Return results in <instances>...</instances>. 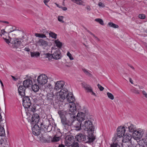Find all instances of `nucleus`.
Segmentation results:
<instances>
[{"label": "nucleus", "mask_w": 147, "mask_h": 147, "mask_svg": "<svg viewBox=\"0 0 147 147\" xmlns=\"http://www.w3.org/2000/svg\"><path fill=\"white\" fill-rule=\"evenodd\" d=\"M76 112V104L73 103L69 105L68 111H59L58 113L61 119V122L66 130L69 129L70 127L69 123L72 122V120L76 118L75 113Z\"/></svg>", "instance_id": "obj_1"}, {"label": "nucleus", "mask_w": 147, "mask_h": 147, "mask_svg": "<svg viewBox=\"0 0 147 147\" xmlns=\"http://www.w3.org/2000/svg\"><path fill=\"white\" fill-rule=\"evenodd\" d=\"M86 120L82 123V127L84 130H88V136H87L89 142H92L95 139V137L93 134L94 130V127L93 126L92 119L90 117L86 118Z\"/></svg>", "instance_id": "obj_2"}, {"label": "nucleus", "mask_w": 147, "mask_h": 147, "mask_svg": "<svg viewBox=\"0 0 147 147\" xmlns=\"http://www.w3.org/2000/svg\"><path fill=\"white\" fill-rule=\"evenodd\" d=\"M5 42L7 43L10 47L13 48H18L21 43V39L17 38H14L9 39H7L6 37H3Z\"/></svg>", "instance_id": "obj_3"}, {"label": "nucleus", "mask_w": 147, "mask_h": 147, "mask_svg": "<svg viewBox=\"0 0 147 147\" xmlns=\"http://www.w3.org/2000/svg\"><path fill=\"white\" fill-rule=\"evenodd\" d=\"M48 77L44 74H42L38 76L37 82L39 85H43L46 84L48 81Z\"/></svg>", "instance_id": "obj_4"}, {"label": "nucleus", "mask_w": 147, "mask_h": 147, "mask_svg": "<svg viewBox=\"0 0 147 147\" xmlns=\"http://www.w3.org/2000/svg\"><path fill=\"white\" fill-rule=\"evenodd\" d=\"M53 51H54V53L52 55H48L49 59H50H50H51V58L52 57L55 59H59L61 57V53L60 50L59 49H54V48L52 47V52Z\"/></svg>", "instance_id": "obj_5"}, {"label": "nucleus", "mask_w": 147, "mask_h": 147, "mask_svg": "<svg viewBox=\"0 0 147 147\" xmlns=\"http://www.w3.org/2000/svg\"><path fill=\"white\" fill-rule=\"evenodd\" d=\"M31 99L32 98L29 96L24 97L23 100V105L25 108L30 107L31 105Z\"/></svg>", "instance_id": "obj_6"}, {"label": "nucleus", "mask_w": 147, "mask_h": 147, "mask_svg": "<svg viewBox=\"0 0 147 147\" xmlns=\"http://www.w3.org/2000/svg\"><path fill=\"white\" fill-rule=\"evenodd\" d=\"M143 134L141 129H136L133 133L132 137L134 140H138L142 137Z\"/></svg>", "instance_id": "obj_7"}, {"label": "nucleus", "mask_w": 147, "mask_h": 147, "mask_svg": "<svg viewBox=\"0 0 147 147\" xmlns=\"http://www.w3.org/2000/svg\"><path fill=\"white\" fill-rule=\"evenodd\" d=\"M67 91V90L64 88L61 90L60 91L57 92V94L59 95L60 100H62L65 99V97H66V96L68 95Z\"/></svg>", "instance_id": "obj_8"}, {"label": "nucleus", "mask_w": 147, "mask_h": 147, "mask_svg": "<svg viewBox=\"0 0 147 147\" xmlns=\"http://www.w3.org/2000/svg\"><path fill=\"white\" fill-rule=\"evenodd\" d=\"M65 85V82L63 81H59L56 82L54 88V91H58L63 88Z\"/></svg>", "instance_id": "obj_9"}, {"label": "nucleus", "mask_w": 147, "mask_h": 147, "mask_svg": "<svg viewBox=\"0 0 147 147\" xmlns=\"http://www.w3.org/2000/svg\"><path fill=\"white\" fill-rule=\"evenodd\" d=\"M131 138L132 137L131 134L126 133L125 135H124L122 141L123 144L125 143H128L127 145L128 147H131L130 146L131 144L129 142L131 140Z\"/></svg>", "instance_id": "obj_10"}, {"label": "nucleus", "mask_w": 147, "mask_h": 147, "mask_svg": "<svg viewBox=\"0 0 147 147\" xmlns=\"http://www.w3.org/2000/svg\"><path fill=\"white\" fill-rule=\"evenodd\" d=\"M40 120V117L38 114L35 113L33 114L30 120L31 124L33 125H37Z\"/></svg>", "instance_id": "obj_11"}, {"label": "nucleus", "mask_w": 147, "mask_h": 147, "mask_svg": "<svg viewBox=\"0 0 147 147\" xmlns=\"http://www.w3.org/2000/svg\"><path fill=\"white\" fill-rule=\"evenodd\" d=\"M82 123L77 120H74V119L72 120V122L71 123L72 125L74 126L76 128L75 129L77 131L80 130L81 129H82Z\"/></svg>", "instance_id": "obj_12"}, {"label": "nucleus", "mask_w": 147, "mask_h": 147, "mask_svg": "<svg viewBox=\"0 0 147 147\" xmlns=\"http://www.w3.org/2000/svg\"><path fill=\"white\" fill-rule=\"evenodd\" d=\"M75 137L77 141L80 142H83L84 141H86V138H87V136L86 137V136H85L84 134H82L80 133H79L78 135H77ZM87 138L88 139V138ZM89 142L88 140V141H86V142Z\"/></svg>", "instance_id": "obj_13"}, {"label": "nucleus", "mask_w": 147, "mask_h": 147, "mask_svg": "<svg viewBox=\"0 0 147 147\" xmlns=\"http://www.w3.org/2000/svg\"><path fill=\"white\" fill-rule=\"evenodd\" d=\"M117 135L119 138L122 137L124 136L125 131L124 126H121L117 129Z\"/></svg>", "instance_id": "obj_14"}, {"label": "nucleus", "mask_w": 147, "mask_h": 147, "mask_svg": "<svg viewBox=\"0 0 147 147\" xmlns=\"http://www.w3.org/2000/svg\"><path fill=\"white\" fill-rule=\"evenodd\" d=\"M32 128V131L33 134L36 136L39 135L40 133V128L37 125H34Z\"/></svg>", "instance_id": "obj_15"}, {"label": "nucleus", "mask_w": 147, "mask_h": 147, "mask_svg": "<svg viewBox=\"0 0 147 147\" xmlns=\"http://www.w3.org/2000/svg\"><path fill=\"white\" fill-rule=\"evenodd\" d=\"M77 119L78 121H82L86 120V118L85 117V115L82 112H80L78 113L77 115Z\"/></svg>", "instance_id": "obj_16"}, {"label": "nucleus", "mask_w": 147, "mask_h": 147, "mask_svg": "<svg viewBox=\"0 0 147 147\" xmlns=\"http://www.w3.org/2000/svg\"><path fill=\"white\" fill-rule=\"evenodd\" d=\"M26 88L24 86H20L18 88V92L19 94L24 96L25 95V90Z\"/></svg>", "instance_id": "obj_17"}, {"label": "nucleus", "mask_w": 147, "mask_h": 147, "mask_svg": "<svg viewBox=\"0 0 147 147\" xmlns=\"http://www.w3.org/2000/svg\"><path fill=\"white\" fill-rule=\"evenodd\" d=\"M37 43L40 46L44 48L46 47L48 45V42L43 39H39Z\"/></svg>", "instance_id": "obj_18"}, {"label": "nucleus", "mask_w": 147, "mask_h": 147, "mask_svg": "<svg viewBox=\"0 0 147 147\" xmlns=\"http://www.w3.org/2000/svg\"><path fill=\"white\" fill-rule=\"evenodd\" d=\"M32 82L30 79H28L24 80L23 82V86L26 88H29L32 86Z\"/></svg>", "instance_id": "obj_19"}, {"label": "nucleus", "mask_w": 147, "mask_h": 147, "mask_svg": "<svg viewBox=\"0 0 147 147\" xmlns=\"http://www.w3.org/2000/svg\"><path fill=\"white\" fill-rule=\"evenodd\" d=\"M73 137L71 136H68L66 137L65 138V142L66 145H69L73 141Z\"/></svg>", "instance_id": "obj_20"}, {"label": "nucleus", "mask_w": 147, "mask_h": 147, "mask_svg": "<svg viewBox=\"0 0 147 147\" xmlns=\"http://www.w3.org/2000/svg\"><path fill=\"white\" fill-rule=\"evenodd\" d=\"M66 98H67V101L69 103H73L75 100L74 98L71 93L68 94L66 96Z\"/></svg>", "instance_id": "obj_21"}, {"label": "nucleus", "mask_w": 147, "mask_h": 147, "mask_svg": "<svg viewBox=\"0 0 147 147\" xmlns=\"http://www.w3.org/2000/svg\"><path fill=\"white\" fill-rule=\"evenodd\" d=\"M53 97L54 94H53V92H51V93H48L47 94L46 99L48 102H50L53 100Z\"/></svg>", "instance_id": "obj_22"}, {"label": "nucleus", "mask_w": 147, "mask_h": 147, "mask_svg": "<svg viewBox=\"0 0 147 147\" xmlns=\"http://www.w3.org/2000/svg\"><path fill=\"white\" fill-rule=\"evenodd\" d=\"M127 125L128 126V128L129 131L130 132H134L136 130L135 126L132 124L127 123Z\"/></svg>", "instance_id": "obj_23"}, {"label": "nucleus", "mask_w": 147, "mask_h": 147, "mask_svg": "<svg viewBox=\"0 0 147 147\" xmlns=\"http://www.w3.org/2000/svg\"><path fill=\"white\" fill-rule=\"evenodd\" d=\"M46 124L47 125L46 129V131H47L50 132L52 129L53 125L50 124V123L49 121L46 122Z\"/></svg>", "instance_id": "obj_24"}, {"label": "nucleus", "mask_w": 147, "mask_h": 147, "mask_svg": "<svg viewBox=\"0 0 147 147\" xmlns=\"http://www.w3.org/2000/svg\"><path fill=\"white\" fill-rule=\"evenodd\" d=\"M34 100L35 102L39 103L43 102L42 98L39 96H37L36 98H34Z\"/></svg>", "instance_id": "obj_25"}, {"label": "nucleus", "mask_w": 147, "mask_h": 147, "mask_svg": "<svg viewBox=\"0 0 147 147\" xmlns=\"http://www.w3.org/2000/svg\"><path fill=\"white\" fill-rule=\"evenodd\" d=\"M44 33L45 34H40V33H35V36L37 37H38L42 38H46V35L47 34V33L46 32H44Z\"/></svg>", "instance_id": "obj_26"}, {"label": "nucleus", "mask_w": 147, "mask_h": 147, "mask_svg": "<svg viewBox=\"0 0 147 147\" xmlns=\"http://www.w3.org/2000/svg\"><path fill=\"white\" fill-rule=\"evenodd\" d=\"M54 42L57 47L59 48H61L62 46V43L61 42H60L59 39H57L56 40H55Z\"/></svg>", "instance_id": "obj_27"}, {"label": "nucleus", "mask_w": 147, "mask_h": 147, "mask_svg": "<svg viewBox=\"0 0 147 147\" xmlns=\"http://www.w3.org/2000/svg\"><path fill=\"white\" fill-rule=\"evenodd\" d=\"M46 33H47V34H49L50 36L52 38L55 39H56L57 38V34L55 33L52 32H50L49 33L48 32H46Z\"/></svg>", "instance_id": "obj_28"}, {"label": "nucleus", "mask_w": 147, "mask_h": 147, "mask_svg": "<svg viewBox=\"0 0 147 147\" xmlns=\"http://www.w3.org/2000/svg\"><path fill=\"white\" fill-rule=\"evenodd\" d=\"M31 87L32 90L35 92L38 91L39 89V86L36 84L32 85Z\"/></svg>", "instance_id": "obj_29"}, {"label": "nucleus", "mask_w": 147, "mask_h": 147, "mask_svg": "<svg viewBox=\"0 0 147 147\" xmlns=\"http://www.w3.org/2000/svg\"><path fill=\"white\" fill-rule=\"evenodd\" d=\"M31 56L32 57H37L40 56V53L38 52H31Z\"/></svg>", "instance_id": "obj_30"}, {"label": "nucleus", "mask_w": 147, "mask_h": 147, "mask_svg": "<svg viewBox=\"0 0 147 147\" xmlns=\"http://www.w3.org/2000/svg\"><path fill=\"white\" fill-rule=\"evenodd\" d=\"M27 109H28V111L32 113L35 112L36 110V107L34 105H33L31 106V107H30L27 108Z\"/></svg>", "instance_id": "obj_31"}, {"label": "nucleus", "mask_w": 147, "mask_h": 147, "mask_svg": "<svg viewBox=\"0 0 147 147\" xmlns=\"http://www.w3.org/2000/svg\"><path fill=\"white\" fill-rule=\"evenodd\" d=\"M60 139L59 136H58L57 135H55L52 138L51 141L53 142H57L59 141Z\"/></svg>", "instance_id": "obj_32"}, {"label": "nucleus", "mask_w": 147, "mask_h": 147, "mask_svg": "<svg viewBox=\"0 0 147 147\" xmlns=\"http://www.w3.org/2000/svg\"><path fill=\"white\" fill-rule=\"evenodd\" d=\"M5 132L4 128L1 126H0V136H3L5 135Z\"/></svg>", "instance_id": "obj_33"}, {"label": "nucleus", "mask_w": 147, "mask_h": 147, "mask_svg": "<svg viewBox=\"0 0 147 147\" xmlns=\"http://www.w3.org/2000/svg\"><path fill=\"white\" fill-rule=\"evenodd\" d=\"M86 90H87L88 92H92L91 87L88 85H85L84 86Z\"/></svg>", "instance_id": "obj_34"}, {"label": "nucleus", "mask_w": 147, "mask_h": 147, "mask_svg": "<svg viewBox=\"0 0 147 147\" xmlns=\"http://www.w3.org/2000/svg\"><path fill=\"white\" fill-rule=\"evenodd\" d=\"M108 25L109 26L114 28H118L119 27V26L117 25L116 24L112 22H109L108 24Z\"/></svg>", "instance_id": "obj_35"}, {"label": "nucleus", "mask_w": 147, "mask_h": 147, "mask_svg": "<svg viewBox=\"0 0 147 147\" xmlns=\"http://www.w3.org/2000/svg\"><path fill=\"white\" fill-rule=\"evenodd\" d=\"M82 70L84 74L87 76L91 77L92 76V74L90 72V71L87 70L85 69H82Z\"/></svg>", "instance_id": "obj_36"}, {"label": "nucleus", "mask_w": 147, "mask_h": 147, "mask_svg": "<svg viewBox=\"0 0 147 147\" xmlns=\"http://www.w3.org/2000/svg\"><path fill=\"white\" fill-rule=\"evenodd\" d=\"M47 125L46 124V122H43L40 125V128L43 129L45 131H46V129L47 127Z\"/></svg>", "instance_id": "obj_37"}, {"label": "nucleus", "mask_w": 147, "mask_h": 147, "mask_svg": "<svg viewBox=\"0 0 147 147\" xmlns=\"http://www.w3.org/2000/svg\"><path fill=\"white\" fill-rule=\"evenodd\" d=\"M72 1L79 5H82L83 2L81 0H71Z\"/></svg>", "instance_id": "obj_38"}, {"label": "nucleus", "mask_w": 147, "mask_h": 147, "mask_svg": "<svg viewBox=\"0 0 147 147\" xmlns=\"http://www.w3.org/2000/svg\"><path fill=\"white\" fill-rule=\"evenodd\" d=\"M131 91L132 93L136 94H140V91L138 90H137L136 88L131 89Z\"/></svg>", "instance_id": "obj_39"}, {"label": "nucleus", "mask_w": 147, "mask_h": 147, "mask_svg": "<svg viewBox=\"0 0 147 147\" xmlns=\"http://www.w3.org/2000/svg\"><path fill=\"white\" fill-rule=\"evenodd\" d=\"M64 18V17L63 16H59L58 17L57 20L59 22L64 23V22L63 20V19Z\"/></svg>", "instance_id": "obj_40"}, {"label": "nucleus", "mask_w": 147, "mask_h": 147, "mask_svg": "<svg viewBox=\"0 0 147 147\" xmlns=\"http://www.w3.org/2000/svg\"><path fill=\"white\" fill-rule=\"evenodd\" d=\"M94 20L95 21L99 23L100 24L102 25H104L103 21L102 19L100 18L96 19Z\"/></svg>", "instance_id": "obj_41"}, {"label": "nucleus", "mask_w": 147, "mask_h": 147, "mask_svg": "<svg viewBox=\"0 0 147 147\" xmlns=\"http://www.w3.org/2000/svg\"><path fill=\"white\" fill-rule=\"evenodd\" d=\"M107 95L109 98L112 100L114 99V96L111 93L109 92H107Z\"/></svg>", "instance_id": "obj_42"}, {"label": "nucleus", "mask_w": 147, "mask_h": 147, "mask_svg": "<svg viewBox=\"0 0 147 147\" xmlns=\"http://www.w3.org/2000/svg\"><path fill=\"white\" fill-rule=\"evenodd\" d=\"M46 88L47 89H49V90L51 91L53 89V86H52L51 84L50 83L48 84L46 87Z\"/></svg>", "instance_id": "obj_43"}, {"label": "nucleus", "mask_w": 147, "mask_h": 147, "mask_svg": "<svg viewBox=\"0 0 147 147\" xmlns=\"http://www.w3.org/2000/svg\"><path fill=\"white\" fill-rule=\"evenodd\" d=\"M67 55L69 57V59L71 60H73L74 58L72 56L71 54L69 52H68L67 53Z\"/></svg>", "instance_id": "obj_44"}, {"label": "nucleus", "mask_w": 147, "mask_h": 147, "mask_svg": "<svg viewBox=\"0 0 147 147\" xmlns=\"http://www.w3.org/2000/svg\"><path fill=\"white\" fill-rule=\"evenodd\" d=\"M7 28H8L10 29V30L8 31L9 33H10L15 30L13 29V27L11 26H8Z\"/></svg>", "instance_id": "obj_45"}, {"label": "nucleus", "mask_w": 147, "mask_h": 147, "mask_svg": "<svg viewBox=\"0 0 147 147\" xmlns=\"http://www.w3.org/2000/svg\"><path fill=\"white\" fill-rule=\"evenodd\" d=\"M111 147H120V146L119 145L116 143L111 144Z\"/></svg>", "instance_id": "obj_46"}, {"label": "nucleus", "mask_w": 147, "mask_h": 147, "mask_svg": "<svg viewBox=\"0 0 147 147\" xmlns=\"http://www.w3.org/2000/svg\"><path fill=\"white\" fill-rule=\"evenodd\" d=\"M139 18L141 19H144L145 18V16L144 14H140L138 16Z\"/></svg>", "instance_id": "obj_47"}, {"label": "nucleus", "mask_w": 147, "mask_h": 147, "mask_svg": "<svg viewBox=\"0 0 147 147\" xmlns=\"http://www.w3.org/2000/svg\"><path fill=\"white\" fill-rule=\"evenodd\" d=\"M97 86L100 91H102L104 89V88L99 84H98Z\"/></svg>", "instance_id": "obj_48"}, {"label": "nucleus", "mask_w": 147, "mask_h": 147, "mask_svg": "<svg viewBox=\"0 0 147 147\" xmlns=\"http://www.w3.org/2000/svg\"><path fill=\"white\" fill-rule=\"evenodd\" d=\"M79 144L77 142H75L74 143H73V144L72 145V147H79Z\"/></svg>", "instance_id": "obj_49"}, {"label": "nucleus", "mask_w": 147, "mask_h": 147, "mask_svg": "<svg viewBox=\"0 0 147 147\" xmlns=\"http://www.w3.org/2000/svg\"><path fill=\"white\" fill-rule=\"evenodd\" d=\"M30 112H31L29 111H28V112L26 113L27 115L28 116V118H29V117H30L32 115V114L30 113Z\"/></svg>", "instance_id": "obj_50"}, {"label": "nucleus", "mask_w": 147, "mask_h": 147, "mask_svg": "<svg viewBox=\"0 0 147 147\" xmlns=\"http://www.w3.org/2000/svg\"><path fill=\"white\" fill-rule=\"evenodd\" d=\"M142 92L146 98L147 97V93L144 90L142 91Z\"/></svg>", "instance_id": "obj_51"}, {"label": "nucleus", "mask_w": 147, "mask_h": 147, "mask_svg": "<svg viewBox=\"0 0 147 147\" xmlns=\"http://www.w3.org/2000/svg\"><path fill=\"white\" fill-rule=\"evenodd\" d=\"M98 6L100 7H104L105 6V5L103 4L101 2H99L98 4Z\"/></svg>", "instance_id": "obj_52"}, {"label": "nucleus", "mask_w": 147, "mask_h": 147, "mask_svg": "<svg viewBox=\"0 0 147 147\" xmlns=\"http://www.w3.org/2000/svg\"><path fill=\"white\" fill-rule=\"evenodd\" d=\"M5 32V31L3 30H1V34L0 33V35H1L3 38V37H5L4 36V33Z\"/></svg>", "instance_id": "obj_53"}, {"label": "nucleus", "mask_w": 147, "mask_h": 147, "mask_svg": "<svg viewBox=\"0 0 147 147\" xmlns=\"http://www.w3.org/2000/svg\"><path fill=\"white\" fill-rule=\"evenodd\" d=\"M49 1L50 0H44L43 2L45 4V5H47L48 6H49L48 5H47V4L49 2Z\"/></svg>", "instance_id": "obj_54"}, {"label": "nucleus", "mask_w": 147, "mask_h": 147, "mask_svg": "<svg viewBox=\"0 0 147 147\" xmlns=\"http://www.w3.org/2000/svg\"><path fill=\"white\" fill-rule=\"evenodd\" d=\"M94 37L96 40L98 41H99L100 40V39L97 36H96L95 35H94Z\"/></svg>", "instance_id": "obj_55"}, {"label": "nucleus", "mask_w": 147, "mask_h": 147, "mask_svg": "<svg viewBox=\"0 0 147 147\" xmlns=\"http://www.w3.org/2000/svg\"><path fill=\"white\" fill-rule=\"evenodd\" d=\"M61 8L62 9V10L64 11H66L67 9V7H61Z\"/></svg>", "instance_id": "obj_56"}, {"label": "nucleus", "mask_w": 147, "mask_h": 147, "mask_svg": "<svg viewBox=\"0 0 147 147\" xmlns=\"http://www.w3.org/2000/svg\"><path fill=\"white\" fill-rule=\"evenodd\" d=\"M129 82L131 84H133V81L131 78H129Z\"/></svg>", "instance_id": "obj_57"}, {"label": "nucleus", "mask_w": 147, "mask_h": 147, "mask_svg": "<svg viewBox=\"0 0 147 147\" xmlns=\"http://www.w3.org/2000/svg\"><path fill=\"white\" fill-rule=\"evenodd\" d=\"M86 8L87 10L88 11H90V8L89 6H87L86 7Z\"/></svg>", "instance_id": "obj_58"}, {"label": "nucleus", "mask_w": 147, "mask_h": 147, "mask_svg": "<svg viewBox=\"0 0 147 147\" xmlns=\"http://www.w3.org/2000/svg\"><path fill=\"white\" fill-rule=\"evenodd\" d=\"M11 76L14 80L16 81L18 80L17 78H15L14 77L12 76Z\"/></svg>", "instance_id": "obj_59"}, {"label": "nucleus", "mask_w": 147, "mask_h": 147, "mask_svg": "<svg viewBox=\"0 0 147 147\" xmlns=\"http://www.w3.org/2000/svg\"><path fill=\"white\" fill-rule=\"evenodd\" d=\"M144 138L145 139L147 140V132L145 134Z\"/></svg>", "instance_id": "obj_60"}, {"label": "nucleus", "mask_w": 147, "mask_h": 147, "mask_svg": "<svg viewBox=\"0 0 147 147\" xmlns=\"http://www.w3.org/2000/svg\"><path fill=\"white\" fill-rule=\"evenodd\" d=\"M24 50L25 51H30V49L28 48H26Z\"/></svg>", "instance_id": "obj_61"}, {"label": "nucleus", "mask_w": 147, "mask_h": 147, "mask_svg": "<svg viewBox=\"0 0 147 147\" xmlns=\"http://www.w3.org/2000/svg\"><path fill=\"white\" fill-rule=\"evenodd\" d=\"M88 31L91 35H92L93 36H94V35L90 31Z\"/></svg>", "instance_id": "obj_62"}, {"label": "nucleus", "mask_w": 147, "mask_h": 147, "mask_svg": "<svg viewBox=\"0 0 147 147\" xmlns=\"http://www.w3.org/2000/svg\"><path fill=\"white\" fill-rule=\"evenodd\" d=\"M59 147H65V146L63 144L59 145Z\"/></svg>", "instance_id": "obj_63"}, {"label": "nucleus", "mask_w": 147, "mask_h": 147, "mask_svg": "<svg viewBox=\"0 0 147 147\" xmlns=\"http://www.w3.org/2000/svg\"><path fill=\"white\" fill-rule=\"evenodd\" d=\"M55 4L59 8H61V6H60L58 4H57L56 3H55Z\"/></svg>", "instance_id": "obj_64"}]
</instances>
